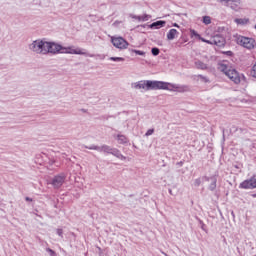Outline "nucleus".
<instances>
[{
	"mask_svg": "<svg viewBox=\"0 0 256 256\" xmlns=\"http://www.w3.org/2000/svg\"><path fill=\"white\" fill-rule=\"evenodd\" d=\"M251 197L256 198V193L251 194Z\"/></svg>",
	"mask_w": 256,
	"mask_h": 256,
	"instance_id": "a18cd8bd",
	"label": "nucleus"
},
{
	"mask_svg": "<svg viewBox=\"0 0 256 256\" xmlns=\"http://www.w3.org/2000/svg\"><path fill=\"white\" fill-rule=\"evenodd\" d=\"M219 3H222V5H227L228 0H217Z\"/></svg>",
	"mask_w": 256,
	"mask_h": 256,
	"instance_id": "2f4dec72",
	"label": "nucleus"
},
{
	"mask_svg": "<svg viewBox=\"0 0 256 256\" xmlns=\"http://www.w3.org/2000/svg\"><path fill=\"white\" fill-rule=\"evenodd\" d=\"M56 232H57V235H59V237H62V238H63V229L58 228V229L56 230Z\"/></svg>",
	"mask_w": 256,
	"mask_h": 256,
	"instance_id": "7c9ffc66",
	"label": "nucleus"
},
{
	"mask_svg": "<svg viewBox=\"0 0 256 256\" xmlns=\"http://www.w3.org/2000/svg\"><path fill=\"white\" fill-rule=\"evenodd\" d=\"M235 23H237V25H247L249 18H236Z\"/></svg>",
	"mask_w": 256,
	"mask_h": 256,
	"instance_id": "aec40b11",
	"label": "nucleus"
},
{
	"mask_svg": "<svg viewBox=\"0 0 256 256\" xmlns=\"http://www.w3.org/2000/svg\"><path fill=\"white\" fill-rule=\"evenodd\" d=\"M226 77L231 79L236 85H239V83H241V80L245 79V76L237 72V70L235 69H231L229 72H227Z\"/></svg>",
	"mask_w": 256,
	"mask_h": 256,
	"instance_id": "423d86ee",
	"label": "nucleus"
},
{
	"mask_svg": "<svg viewBox=\"0 0 256 256\" xmlns=\"http://www.w3.org/2000/svg\"><path fill=\"white\" fill-rule=\"evenodd\" d=\"M177 165H178L179 167H183V161L177 162Z\"/></svg>",
	"mask_w": 256,
	"mask_h": 256,
	"instance_id": "4c0bfd02",
	"label": "nucleus"
},
{
	"mask_svg": "<svg viewBox=\"0 0 256 256\" xmlns=\"http://www.w3.org/2000/svg\"><path fill=\"white\" fill-rule=\"evenodd\" d=\"M63 46L55 42H46V52L45 55H58V53H63Z\"/></svg>",
	"mask_w": 256,
	"mask_h": 256,
	"instance_id": "20e7f679",
	"label": "nucleus"
},
{
	"mask_svg": "<svg viewBox=\"0 0 256 256\" xmlns=\"http://www.w3.org/2000/svg\"><path fill=\"white\" fill-rule=\"evenodd\" d=\"M25 201H30V202H31V201H33V198L26 197V198H25Z\"/></svg>",
	"mask_w": 256,
	"mask_h": 256,
	"instance_id": "58836bf2",
	"label": "nucleus"
},
{
	"mask_svg": "<svg viewBox=\"0 0 256 256\" xmlns=\"http://www.w3.org/2000/svg\"><path fill=\"white\" fill-rule=\"evenodd\" d=\"M153 133H155V129H149V130H147V132L145 133V136L146 137H149L150 135H153Z\"/></svg>",
	"mask_w": 256,
	"mask_h": 256,
	"instance_id": "a878e982",
	"label": "nucleus"
},
{
	"mask_svg": "<svg viewBox=\"0 0 256 256\" xmlns=\"http://www.w3.org/2000/svg\"><path fill=\"white\" fill-rule=\"evenodd\" d=\"M194 185H195V187H199V185H201V178H197V179L194 181Z\"/></svg>",
	"mask_w": 256,
	"mask_h": 256,
	"instance_id": "c756f323",
	"label": "nucleus"
},
{
	"mask_svg": "<svg viewBox=\"0 0 256 256\" xmlns=\"http://www.w3.org/2000/svg\"><path fill=\"white\" fill-rule=\"evenodd\" d=\"M133 19H137L138 21H142V16H133Z\"/></svg>",
	"mask_w": 256,
	"mask_h": 256,
	"instance_id": "f704fd0d",
	"label": "nucleus"
},
{
	"mask_svg": "<svg viewBox=\"0 0 256 256\" xmlns=\"http://www.w3.org/2000/svg\"><path fill=\"white\" fill-rule=\"evenodd\" d=\"M111 155H114V157H117V159H121L122 161H125V159H127V157L123 156V154H121V151H119V149L117 148H112Z\"/></svg>",
	"mask_w": 256,
	"mask_h": 256,
	"instance_id": "2eb2a0df",
	"label": "nucleus"
},
{
	"mask_svg": "<svg viewBox=\"0 0 256 256\" xmlns=\"http://www.w3.org/2000/svg\"><path fill=\"white\" fill-rule=\"evenodd\" d=\"M84 149H90L91 151H100L103 153H108L111 155L113 148H111L108 145H102V146H97V145H91V146H84Z\"/></svg>",
	"mask_w": 256,
	"mask_h": 256,
	"instance_id": "1a4fd4ad",
	"label": "nucleus"
},
{
	"mask_svg": "<svg viewBox=\"0 0 256 256\" xmlns=\"http://www.w3.org/2000/svg\"><path fill=\"white\" fill-rule=\"evenodd\" d=\"M199 223L201 225V229H203V231H205V223H203L201 220H199Z\"/></svg>",
	"mask_w": 256,
	"mask_h": 256,
	"instance_id": "72a5a7b5",
	"label": "nucleus"
},
{
	"mask_svg": "<svg viewBox=\"0 0 256 256\" xmlns=\"http://www.w3.org/2000/svg\"><path fill=\"white\" fill-rule=\"evenodd\" d=\"M190 35L191 37H196L197 39H201V36L199 35V33H197V31L193 29L190 30Z\"/></svg>",
	"mask_w": 256,
	"mask_h": 256,
	"instance_id": "b1692460",
	"label": "nucleus"
},
{
	"mask_svg": "<svg viewBox=\"0 0 256 256\" xmlns=\"http://www.w3.org/2000/svg\"><path fill=\"white\" fill-rule=\"evenodd\" d=\"M195 67H197L198 69H201L202 71H205L208 69L207 64H205L204 62H202L201 60H197L195 62Z\"/></svg>",
	"mask_w": 256,
	"mask_h": 256,
	"instance_id": "a211bd4d",
	"label": "nucleus"
},
{
	"mask_svg": "<svg viewBox=\"0 0 256 256\" xmlns=\"http://www.w3.org/2000/svg\"><path fill=\"white\" fill-rule=\"evenodd\" d=\"M198 77H199V79H202V81H204L205 83H209V78H207L201 74H199Z\"/></svg>",
	"mask_w": 256,
	"mask_h": 256,
	"instance_id": "bb28decb",
	"label": "nucleus"
},
{
	"mask_svg": "<svg viewBox=\"0 0 256 256\" xmlns=\"http://www.w3.org/2000/svg\"><path fill=\"white\" fill-rule=\"evenodd\" d=\"M151 53H152V55H154V57H157V55H159L161 53V50H159V48H157V47H153L151 49Z\"/></svg>",
	"mask_w": 256,
	"mask_h": 256,
	"instance_id": "412c9836",
	"label": "nucleus"
},
{
	"mask_svg": "<svg viewBox=\"0 0 256 256\" xmlns=\"http://www.w3.org/2000/svg\"><path fill=\"white\" fill-rule=\"evenodd\" d=\"M62 53H67L69 55H83V51L73 49V47H65V46H63Z\"/></svg>",
	"mask_w": 256,
	"mask_h": 256,
	"instance_id": "ddd939ff",
	"label": "nucleus"
},
{
	"mask_svg": "<svg viewBox=\"0 0 256 256\" xmlns=\"http://www.w3.org/2000/svg\"><path fill=\"white\" fill-rule=\"evenodd\" d=\"M241 5V0H228L225 7H230L232 11H239Z\"/></svg>",
	"mask_w": 256,
	"mask_h": 256,
	"instance_id": "f8f14e48",
	"label": "nucleus"
},
{
	"mask_svg": "<svg viewBox=\"0 0 256 256\" xmlns=\"http://www.w3.org/2000/svg\"><path fill=\"white\" fill-rule=\"evenodd\" d=\"M212 43L213 45H216V47H225V44L227 41L225 40V37L221 34H215L212 37Z\"/></svg>",
	"mask_w": 256,
	"mask_h": 256,
	"instance_id": "9d476101",
	"label": "nucleus"
},
{
	"mask_svg": "<svg viewBox=\"0 0 256 256\" xmlns=\"http://www.w3.org/2000/svg\"><path fill=\"white\" fill-rule=\"evenodd\" d=\"M219 70L227 76V73L231 71V68H229V65L225 63H220L219 64Z\"/></svg>",
	"mask_w": 256,
	"mask_h": 256,
	"instance_id": "dca6fc26",
	"label": "nucleus"
},
{
	"mask_svg": "<svg viewBox=\"0 0 256 256\" xmlns=\"http://www.w3.org/2000/svg\"><path fill=\"white\" fill-rule=\"evenodd\" d=\"M47 253H50V256H55L57 255V253H55V250L51 249V248H47L46 249Z\"/></svg>",
	"mask_w": 256,
	"mask_h": 256,
	"instance_id": "cd10ccee",
	"label": "nucleus"
},
{
	"mask_svg": "<svg viewBox=\"0 0 256 256\" xmlns=\"http://www.w3.org/2000/svg\"><path fill=\"white\" fill-rule=\"evenodd\" d=\"M208 45H213V38L211 40H206V42Z\"/></svg>",
	"mask_w": 256,
	"mask_h": 256,
	"instance_id": "c9c22d12",
	"label": "nucleus"
},
{
	"mask_svg": "<svg viewBox=\"0 0 256 256\" xmlns=\"http://www.w3.org/2000/svg\"><path fill=\"white\" fill-rule=\"evenodd\" d=\"M204 180L207 182L211 181L208 187L209 191H215L217 189V175L211 177L204 176Z\"/></svg>",
	"mask_w": 256,
	"mask_h": 256,
	"instance_id": "9b49d317",
	"label": "nucleus"
},
{
	"mask_svg": "<svg viewBox=\"0 0 256 256\" xmlns=\"http://www.w3.org/2000/svg\"><path fill=\"white\" fill-rule=\"evenodd\" d=\"M117 138H118V142L120 143V145H125V143H129V139L127 137H125V135H123V134H118Z\"/></svg>",
	"mask_w": 256,
	"mask_h": 256,
	"instance_id": "6ab92c4d",
	"label": "nucleus"
},
{
	"mask_svg": "<svg viewBox=\"0 0 256 256\" xmlns=\"http://www.w3.org/2000/svg\"><path fill=\"white\" fill-rule=\"evenodd\" d=\"M111 43L117 49H127V47H129V42H127L123 37H112Z\"/></svg>",
	"mask_w": 256,
	"mask_h": 256,
	"instance_id": "39448f33",
	"label": "nucleus"
},
{
	"mask_svg": "<svg viewBox=\"0 0 256 256\" xmlns=\"http://www.w3.org/2000/svg\"><path fill=\"white\" fill-rule=\"evenodd\" d=\"M134 89H145V91H173V89H177L175 84H171L169 82L157 81V80H143L134 83Z\"/></svg>",
	"mask_w": 256,
	"mask_h": 256,
	"instance_id": "f257e3e1",
	"label": "nucleus"
},
{
	"mask_svg": "<svg viewBox=\"0 0 256 256\" xmlns=\"http://www.w3.org/2000/svg\"><path fill=\"white\" fill-rule=\"evenodd\" d=\"M82 113H87V110L81 109Z\"/></svg>",
	"mask_w": 256,
	"mask_h": 256,
	"instance_id": "c03bdc74",
	"label": "nucleus"
},
{
	"mask_svg": "<svg viewBox=\"0 0 256 256\" xmlns=\"http://www.w3.org/2000/svg\"><path fill=\"white\" fill-rule=\"evenodd\" d=\"M109 117H111V116H103V119L108 120V119H109Z\"/></svg>",
	"mask_w": 256,
	"mask_h": 256,
	"instance_id": "a19ab883",
	"label": "nucleus"
},
{
	"mask_svg": "<svg viewBox=\"0 0 256 256\" xmlns=\"http://www.w3.org/2000/svg\"><path fill=\"white\" fill-rule=\"evenodd\" d=\"M129 51H131V53H135L136 55H140L142 57H144L145 55V52L141 50L129 49Z\"/></svg>",
	"mask_w": 256,
	"mask_h": 256,
	"instance_id": "4be33fe9",
	"label": "nucleus"
},
{
	"mask_svg": "<svg viewBox=\"0 0 256 256\" xmlns=\"http://www.w3.org/2000/svg\"><path fill=\"white\" fill-rule=\"evenodd\" d=\"M224 53H225V55H228V57H233V52L232 51H226Z\"/></svg>",
	"mask_w": 256,
	"mask_h": 256,
	"instance_id": "473e14b6",
	"label": "nucleus"
},
{
	"mask_svg": "<svg viewBox=\"0 0 256 256\" xmlns=\"http://www.w3.org/2000/svg\"><path fill=\"white\" fill-rule=\"evenodd\" d=\"M232 217H235V212H231Z\"/></svg>",
	"mask_w": 256,
	"mask_h": 256,
	"instance_id": "49530a36",
	"label": "nucleus"
},
{
	"mask_svg": "<svg viewBox=\"0 0 256 256\" xmlns=\"http://www.w3.org/2000/svg\"><path fill=\"white\" fill-rule=\"evenodd\" d=\"M173 27H178V28H179V24L174 23V24H173Z\"/></svg>",
	"mask_w": 256,
	"mask_h": 256,
	"instance_id": "ea45409f",
	"label": "nucleus"
},
{
	"mask_svg": "<svg viewBox=\"0 0 256 256\" xmlns=\"http://www.w3.org/2000/svg\"><path fill=\"white\" fill-rule=\"evenodd\" d=\"M149 19H151V15L144 14V15L142 16V21H149Z\"/></svg>",
	"mask_w": 256,
	"mask_h": 256,
	"instance_id": "c85d7f7f",
	"label": "nucleus"
},
{
	"mask_svg": "<svg viewBox=\"0 0 256 256\" xmlns=\"http://www.w3.org/2000/svg\"><path fill=\"white\" fill-rule=\"evenodd\" d=\"M202 21H203L204 25H211V17L210 16H204Z\"/></svg>",
	"mask_w": 256,
	"mask_h": 256,
	"instance_id": "5701e85b",
	"label": "nucleus"
},
{
	"mask_svg": "<svg viewBox=\"0 0 256 256\" xmlns=\"http://www.w3.org/2000/svg\"><path fill=\"white\" fill-rule=\"evenodd\" d=\"M109 59L110 61H116V62L125 61V58L123 57H110Z\"/></svg>",
	"mask_w": 256,
	"mask_h": 256,
	"instance_id": "393cba45",
	"label": "nucleus"
},
{
	"mask_svg": "<svg viewBox=\"0 0 256 256\" xmlns=\"http://www.w3.org/2000/svg\"><path fill=\"white\" fill-rule=\"evenodd\" d=\"M65 174H59L52 178L50 185L53 186L54 189H61L63 183H65Z\"/></svg>",
	"mask_w": 256,
	"mask_h": 256,
	"instance_id": "0eeeda50",
	"label": "nucleus"
},
{
	"mask_svg": "<svg viewBox=\"0 0 256 256\" xmlns=\"http://www.w3.org/2000/svg\"><path fill=\"white\" fill-rule=\"evenodd\" d=\"M179 33L177 29H170L169 32L167 33V39L168 41H173L175 39V35Z\"/></svg>",
	"mask_w": 256,
	"mask_h": 256,
	"instance_id": "f3484780",
	"label": "nucleus"
},
{
	"mask_svg": "<svg viewBox=\"0 0 256 256\" xmlns=\"http://www.w3.org/2000/svg\"><path fill=\"white\" fill-rule=\"evenodd\" d=\"M167 22L165 20H158L149 25V29H161V27H165Z\"/></svg>",
	"mask_w": 256,
	"mask_h": 256,
	"instance_id": "4468645a",
	"label": "nucleus"
},
{
	"mask_svg": "<svg viewBox=\"0 0 256 256\" xmlns=\"http://www.w3.org/2000/svg\"><path fill=\"white\" fill-rule=\"evenodd\" d=\"M30 51L37 53V55H45L47 53V41L35 40L29 45Z\"/></svg>",
	"mask_w": 256,
	"mask_h": 256,
	"instance_id": "f03ea898",
	"label": "nucleus"
},
{
	"mask_svg": "<svg viewBox=\"0 0 256 256\" xmlns=\"http://www.w3.org/2000/svg\"><path fill=\"white\" fill-rule=\"evenodd\" d=\"M199 39V41H202V43H205L206 41H207V39H205V38H203V37H201L200 36V38H198Z\"/></svg>",
	"mask_w": 256,
	"mask_h": 256,
	"instance_id": "e433bc0d",
	"label": "nucleus"
},
{
	"mask_svg": "<svg viewBox=\"0 0 256 256\" xmlns=\"http://www.w3.org/2000/svg\"><path fill=\"white\" fill-rule=\"evenodd\" d=\"M237 45H241L245 49H254L255 48V39L245 37V36H238L236 38Z\"/></svg>",
	"mask_w": 256,
	"mask_h": 256,
	"instance_id": "7ed1b4c3",
	"label": "nucleus"
},
{
	"mask_svg": "<svg viewBox=\"0 0 256 256\" xmlns=\"http://www.w3.org/2000/svg\"><path fill=\"white\" fill-rule=\"evenodd\" d=\"M113 25H119V21H115Z\"/></svg>",
	"mask_w": 256,
	"mask_h": 256,
	"instance_id": "37998d69",
	"label": "nucleus"
},
{
	"mask_svg": "<svg viewBox=\"0 0 256 256\" xmlns=\"http://www.w3.org/2000/svg\"><path fill=\"white\" fill-rule=\"evenodd\" d=\"M141 27H145V25H141Z\"/></svg>",
	"mask_w": 256,
	"mask_h": 256,
	"instance_id": "de8ad7c7",
	"label": "nucleus"
},
{
	"mask_svg": "<svg viewBox=\"0 0 256 256\" xmlns=\"http://www.w3.org/2000/svg\"><path fill=\"white\" fill-rule=\"evenodd\" d=\"M239 189H256V175L240 183Z\"/></svg>",
	"mask_w": 256,
	"mask_h": 256,
	"instance_id": "6e6552de",
	"label": "nucleus"
},
{
	"mask_svg": "<svg viewBox=\"0 0 256 256\" xmlns=\"http://www.w3.org/2000/svg\"><path fill=\"white\" fill-rule=\"evenodd\" d=\"M168 191L170 195H173V190L169 189Z\"/></svg>",
	"mask_w": 256,
	"mask_h": 256,
	"instance_id": "79ce46f5",
	"label": "nucleus"
}]
</instances>
